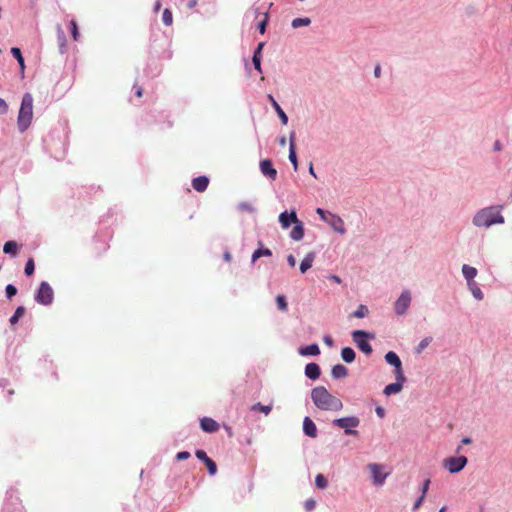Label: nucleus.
I'll return each instance as SVG.
<instances>
[{
    "instance_id": "obj_25",
    "label": "nucleus",
    "mask_w": 512,
    "mask_h": 512,
    "mask_svg": "<svg viewBox=\"0 0 512 512\" xmlns=\"http://www.w3.org/2000/svg\"><path fill=\"white\" fill-rule=\"evenodd\" d=\"M331 374L335 379L345 378L348 375V369L342 364H337L333 366Z\"/></svg>"
},
{
    "instance_id": "obj_46",
    "label": "nucleus",
    "mask_w": 512,
    "mask_h": 512,
    "mask_svg": "<svg viewBox=\"0 0 512 512\" xmlns=\"http://www.w3.org/2000/svg\"><path fill=\"white\" fill-rule=\"evenodd\" d=\"M252 61H253L255 69L258 72L261 73L262 72V69H261V56L253 55Z\"/></svg>"
},
{
    "instance_id": "obj_26",
    "label": "nucleus",
    "mask_w": 512,
    "mask_h": 512,
    "mask_svg": "<svg viewBox=\"0 0 512 512\" xmlns=\"http://www.w3.org/2000/svg\"><path fill=\"white\" fill-rule=\"evenodd\" d=\"M355 356V351L350 347H345L341 350V357L347 363L353 362L355 360Z\"/></svg>"
},
{
    "instance_id": "obj_2",
    "label": "nucleus",
    "mask_w": 512,
    "mask_h": 512,
    "mask_svg": "<svg viewBox=\"0 0 512 512\" xmlns=\"http://www.w3.org/2000/svg\"><path fill=\"white\" fill-rule=\"evenodd\" d=\"M501 206H490L481 209L473 218V224L477 227H490L494 224L504 223V217L500 213Z\"/></svg>"
},
{
    "instance_id": "obj_11",
    "label": "nucleus",
    "mask_w": 512,
    "mask_h": 512,
    "mask_svg": "<svg viewBox=\"0 0 512 512\" xmlns=\"http://www.w3.org/2000/svg\"><path fill=\"white\" fill-rule=\"evenodd\" d=\"M260 170L262 174L268 177L270 180H275L277 177V171L273 167L272 161L270 159H264L260 162Z\"/></svg>"
},
{
    "instance_id": "obj_3",
    "label": "nucleus",
    "mask_w": 512,
    "mask_h": 512,
    "mask_svg": "<svg viewBox=\"0 0 512 512\" xmlns=\"http://www.w3.org/2000/svg\"><path fill=\"white\" fill-rule=\"evenodd\" d=\"M33 118V98L29 93L24 94L18 113L17 124L20 132H24Z\"/></svg>"
},
{
    "instance_id": "obj_59",
    "label": "nucleus",
    "mask_w": 512,
    "mask_h": 512,
    "mask_svg": "<svg viewBox=\"0 0 512 512\" xmlns=\"http://www.w3.org/2000/svg\"><path fill=\"white\" fill-rule=\"evenodd\" d=\"M324 342L328 345V346H332L333 345V340L330 336H324Z\"/></svg>"
},
{
    "instance_id": "obj_60",
    "label": "nucleus",
    "mask_w": 512,
    "mask_h": 512,
    "mask_svg": "<svg viewBox=\"0 0 512 512\" xmlns=\"http://www.w3.org/2000/svg\"><path fill=\"white\" fill-rule=\"evenodd\" d=\"M374 75H375V77H377V78H379V77H380V75H381V68H380V66H379V65H377V66L375 67V69H374Z\"/></svg>"
},
{
    "instance_id": "obj_50",
    "label": "nucleus",
    "mask_w": 512,
    "mask_h": 512,
    "mask_svg": "<svg viewBox=\"0 0 512 512\" xmlns=\"http://www.w3.org/2000/svg\"><path fill=\"white\" fill-rule=\"evenodd\" d=\"M315 501L313 499H308L306 502H305V508L307 511H311L315 508Z\"/></svg>"
},
{
    "instance_id": "obj_54",
    "label": "nucleus",
    "mask_w": 512,
    "mask_h": 512,
    "mask_svg": "<svg viewBox=\"0 0 512 512\" xmlns=\"http://www.w3.org/2000/svg\"><path fill=\"white\" fill-rule=\"evenodd\" d=\"M7 111L6 102L0 98V113H5Z\"/></svg>"
},
{
    "instance_id": "obj_33",
    "label": "nucleus",
    "mask_w": 512,
    "mask_h": 512,
    "mask_svg": "<svg viewBox=\"0 0 512 512\" xmlns=\"http://www.w3.org/2000/svg\"><path fill=\"white\" fill-rule=\"evenodd\" d=\"M311 23L310 18H295L292 21V27L293 28H299L301 26H308Z\"/></svg>"
},
{
    "instance_id": "obj_61",
    "label": "nucleus",
    "mask_w": 512,
    "mask_h": 512,
    "mask_svg": "<svg viewBox=\"0 0 512 512\" xmlns=\"http://www.w3.org/2000/svg\"><path fill=\"white\" fill-rule=\"evenodd\" d=\"M197 5V0H190L187 4L188 8L192 9Z\"/></svg>"
},
{
    "instance_id": "obj_15",
    "label": "nucleus",
    "mask_w": 512,
    "mask_h": 512,
    "mask_svg": "<svg viewBox=\"0 0 512 512\" xmlns=\"http://www.w3.org/2000/svg\"><path fill=\"white\" fill-rule=\"evenodd\" d=\"M295 138H296V134H295V132H292L290 134L289 160L293 164L294 170L297 171L298 161H297V156H296V151H295Z\"/></svg>"
},
{
    "instance_id": "obj_34",
    "label": "nucleus",
    "mask_w": 512,
    "mask_h": 512,
    "mask_svg": "<svg viewBox=\"0 0 512 512\" xmlns=\"http://www.w3.org/2000/svg\"><path fill=\"white\" fill-rule=\"evenodd\" d=\"M368 315V308L365 305H360L352 314L356 318H364Z\"/></svg>"
},
{
    "instance_id": "obj_13",
    "label": "nucleus",
    "mask_w": 512,
    "mask_h": 512,
    "mask_svg": "<svg viewBox=\"0 0 512 512\" xmlns=\"http://www.w3.org/2000/svg\"><path fill=\"white\" fill-rule=\"evenodd\" d=\"M200 427L207 433H214L219 430V424L209 417H204L200 420Z\"/></svg>"
},
{
    "instance_id": "obj_38",
    "label": "nucleus",
    "mask_w": 512,
    "mask_h": 512,
    "mask_svg": "<svg viewBox=\"0 0 512 512\" xmlns=\"http://www.w3.org/2000/svg\"><path fill=\"white\" fill-rule=\"evenodd\" d=\"M204 464L206 465L210 475H215L217 473V465L210 457L206 462H204Z\"/></svg>"
},
{
    "instance_id": "obj_62",
    "label": "nucleus",
    "mask_w": 512,
    "mask_h": 512,
    "mask_svg": "<svg viewBox=\"0 0 512 512\" xmlns=\"http://www.w3.org/2000/svg\"><path fill=\"white\" fill-rule=\"evenodd\" d=\"M135 93H136V96H137V97H139V98H140V97H142V95H143V88H142V87H138V88L136 89V92H135Z\"/></svg>"
},
{
    "instance_id": "obj_4",
    "label": "nucleus",
    "mask_w": 512,
    "mask_h": 512,
    "mask_svg": "<svg viewBox=\"0 0 512 512\" xmlns=\"http://www.w3.org/2000/svg\"><path fill=\"white\" fill-rule=\"evenodd\" d=\"M359 423V418L355 416L338 418L333 420V424L339 428L344 429L346 435H357L358 432L356 430H352L351 428L357 427Z\"/></svg>"
},
{
    "instance_id": "obj_20",
    "label": "nucleus",
    "mask_w": 512,
    "mask_h": 512,
    "mask_svg": "<svg viewBox=\"0 0 512 512\" xmlns=\"http://www.w3.org/2000/svg\"><path fill=\"white\" fill-rule=\"evenodd\" d=\"M294 224H295V226L290 233V237L293 240L299 241L304 237L303 223L297 219V221L294 222Z\"/></svg>"
},
{
    "instance_id": "obj_16",
    "label": "nucleus",
    "mask_w": 512,
    "mask_h": 512,
    "mask_svg": "<svg viewBox=\"0 0 512 512\" xmlns=\"http://www.w3.org/2000/svg\"><path fill=\"white\" fill-rule=\"evenodd\" d=\"M303 430L309 437L315 438L317 436L316 425L309 417H305L303 420Z\"/></svg>"
},
{
    "instance_id": "obj_63",
    "label": "nucleus",
    "mask_w": 512,
    "mask_h": 512,
    "mask_svg": "<svg viewBox=\"0 0 512 512\" xmlns=\"http://www.w3.org/2000/svg\"><path fill=\"white\" fill-rule=\"evenodd\" d=\"M471 442H472V440L469 437H465L462 439V444H464V445L470 444Z\"/></svg>"
},
{
    "instance_id": "obj_55",
    "label": "nucleus",
    "mask_w": 512,
    "mask_h": 512,
    "mask_svg": "<svg viewBox=\"0 0 512 512\" xmlns=\"http://www.w3.org/2000/svg\"><path fill=\"white\" fill-rule=\"evenodd\" d=\"M16 492H17V491H16V489H14V488H10V489H8V490H7V492H6V496H7V498H8V499L13 498V497H14V495L16 494Z\"/></svg>"
},
{
    "instance_id": "obj_30",
    "label": "nucleus",
    "mask_w": 512,
    "mask_h": 512,
    "mask_svg": "<svg viewBox=\"0 0 512 512\" xmlns=\"http://www.w3.org/2000/svg\"><path fill=\"white\" fill-rule=\"evenodd\" d=\"M12 55L17 59L19 66L21 68V71L23 72L25 69V63L24 58L22 56L21 50L18 47L11 48Z\"/></svg>"
},
{
    "instance_id": "obj_23",
    "label": "nucleus",
    "mask_w": 512,
    "mask_h": 512,
    "mask_svg": "<svg viewBox=\"0 0 512 512\" xmlns=\"http://www.w3.org/2000/svg\"><path fill=\"white\" fill-rule=\"evenodd\" d=\"M299 354L302 356H308V355L317 356L320 354V349L317 344H311V345H308L305 347H301L299 349Z\"/></svg>"
},
{
    "instance_id": "obj_51",
    "label": "nucleus",
    "mask_w": 512,
    "mask_h": 512,
    "mask_svg": "<svg viewBox=\"0 0 512 512\" xmlns=\"http://www.w3.org/2000/svg\"><path fill=\"white\" fill-rule=\"evenodd\" d=\"M424 499H425V496H424V495H421V496L419 497V499L414 503L413 509H414V510L419 509V508H420V506L422 505V503H423Z\"/></svg>"
},
{
    "instance_id": "obj_6",
    "label": "nucleus",
    "mask_w": 512,
    "mask_h": 512,
    "mask_svg": "<svg viewBox=\"0 0 512 512\" xmlns=\"http://www.w3.org/2000/svg\"><path fill=\"white\" fill-rule=\"evenodd\" d=\"M369 334L363 330H355L352 333V338L357 347L366 355H370L372 353V346L367 341Z\"/></svg>"
},
{
    "instance_id": "obj_41",
    "label": "nucleus",
    "mask_w": 512,
    "mask_h": 512,
    "mask_svg": "<svg viewBox=\"0 0 512 512\" xmlns=\"http://www.w3.org/2000/svg\"><path fill=\"white\" fill-rule=\"evenodd\" d=\"M268 20H269V13L268 11H266L264 13V18L262 21L259 22L258 24V30L261 34H264L265 31H266V27H267V24H268Z\"/></svg>"
},
{
    "instance_id": "obj_43",
    "label": "nucleus",
    "mask_w": 512,
    "mask_h": 512,
    "mask_svg": "<svg viewBox=\"0 0 512 512\" xmlns=\"http://www.w3.org/2000/svg\"><path fill=\"white\" fill-rule=\"evenodd\" d=\"M58 42L60 45V50L63 53L65 50L66 37L64 32L60 28L58 29Z\"/></svg>"
},
{
    "instance_id": "obj_5",
    "label": "nucleus",
    "mask_w": 512,
    "mask_h": 512,
    "mask_svg": "<svg viewBox=\"0 0 512 512\" xmlns=\"http://www.w3.org/2000/svg\"><path fill=\"white\" fill-rule=\"evenodd\" d=\"M54 298V292L51 286L43 281L40 283L39 289L35 295V300L42 305H49Z\"/></svg>"
},
{
    "instance_id": "obj_56",
    "label": "nucleus",
    "mask_w": 512,
    "mask_h": 512,
    "mask_svg": "<svg viewBox=\"0 0 512 512\" xmlns=\"http://www.w3.org/2000/svg\"><path fill=\"white\" fill-rule=\"evenodd\" d=\"M429 484H430V480H426L423 484V489H422V495H426V492L429 488Z\"/></svg>"
},
{
    "instance_id": "obj_52",
    "label": "nucleus",
    "mask_w": 512,
    "mask_h": 512,
    "mask_svg": "<svg viewBox=\"0 0 512 512\" xmlns=\"http://www.w3.org/2000/svg\"><path fill=\"white\" fill-rule=\"evenodd\" d=\"M265 43L264 42H260L254 52V55H257V56H261V52H262V49L264 47Z\"/></svg>"
},
{
    "instance_id": "obj_12",
    "label": "nucleus",
    "mask_w": 512,
    "mask_h": 512,
    "mask_svg": "<svg viewBox=\"0 0 512 512\" xmlns=\"http://www.w3.org/2000/svg\"><path fill=\"white\" fill-rule=\"evenodd\" d=\"M327 223L331 226V228L334 231H336L342 235L346 233L344 221L342 220V218L340 216L329 213V219H328Z\"/></svg>"
},
{
    "instance_id": "obj_37",
    "label": "nucleus",
    "mask_w": 512,
    "mask_h": 512,
    "mask_svg": "<svg viewBox=\"0 0 512 512\" xmlns=\"http://www.w3.org/2000/svg\"><path fill=\"white\" fill-rule=\"evenodd\" d=\"M162 20H163V23L166 26L172 25V23H173V16H172V12L169 9H165L163 11Z\"/></svg>"
},
{
    "instance_id": "obj_31",
    "label": "nucleus",
    "mask_w": 512,
    "mask_h": 512,
    "mask_svg": "<svg viewBox=\"0 0 512 512\" xmlns=\"http://www.w3.org/2000/svg\"><path fill=\"white\" fill-rule=\"evenodd\" d=\"M24 313H25V308L23 306L17 307L13 316L9 320L10 324L15 325L19 321V319L24 315Z\"/></svg>"
},
{
    "instance_id": "obj_14",
    "label": "nucleus",
    "mask_w": 512,
    "mask_h": 512,
    "mask_svg": "<svg viewBox=\"0 0 512 512\" xmlns=\"http://www.w3.org/2000/svg\"><path fill=\"white\" fill-rule=\"evenodd\" d=\"M297 221V214L295 211L288 213L287 211L282 212L279 215V222L283 229H287L292 223Z\"/></svg>"
},
{
    "instance_id": "obj_48",
    "label": "nucleus",
    "mask_w": 512,
    "mask_h": 512,
    "mask_svg": "<svg viewBox=\"0 0 512 512\" xmlns=\"http://www.w3.org/2000/svg\"><path fill=\"white\" fill-rule=\"evenodd\" d=\"M196 457L201 460L202 462H206L209 458L204 450H197L195 452Z\"/></svg>"
},
{
    "instance_id": "obj_8",
    "label": "nucleus",
    "mask_w": 512,
    "mask_h": 512,
    "mask_svg": "<svg viewBox=\"0 0 512 512\" xmlns=\"http://www.w3.org/2000/svg\"><path fill=\"white\" fill-rule=\"evenodd\" d=\"M411 303V294L408 290H404L394 303L395 313L403 315L408 310Z\"/></svg>"
},
{
    "instance_id": "obj_24",
    "label": "nucleus",
    "mask_w": 512,
    "mask_h": 512,
    "mask_svg": "<svg viewBox=\"0 0 512 512\" xmlns=\"http://www.w3.org/2000/svg\"><path fill=\"white\" fill-rule=\"evenodd\" d=\"M462 273L465 279L467 280V283L474 282V278L477 275V269L467 264H464L462 266Z\"/></svg>"
},
{
    "instance_id": "obj_39",
    "label": "nucleus",
    "mask_w": 512,
    "mask_h": 512,
    "mask_svg": "<svg viewBox=\"0 0 512 512\" xmlns=\"http://www.w3.org/2000/svg\"><path fill=\"white\" fill-rule=\"evenodd\" d=\"M35 263L33 258H29L26 262L24 272L27 276H31L34 273Z\"/></svg>"
},
{
    "instance_id": "obj_35",
    "label": "nucleus",
    "mask_w": 512,
    "mask_h": 512,
    "mask_svg": "<svg viewBox=\"0 0 512 512\" xmlns=\"http://www.w3.org/2000/svg\"><path fill=\"white\" fill-rule=\"evenodd\" d=\"M276 303H277L278 308L281 311H283V312L287 311L288 304H287V301H286V298L284 295H278L276 297Z\"/></svg>"
},
{
    "instance_id": "obj_7",
    "label": "nucleus",
    "mask_w": 512,
    "mask_h": 512,
    "mask_svg": "<svg viewBox=\"0 0 512 512\" xmlns=\"http://www.w3.org/2000/svg\"><path fill=\"white\" fill-rule=\"evenodd\" d=\"M385 360L388 364L395 367L394 373H395L396 379L406 380L404 373H403L401 360L395 352L389 351L385 355Z\"/></svg>"
},
{
    "instance_id": "obj_29",
    "label": "nucleus",
    "mask_w": 512,
    "mask_h": 512,
    "mask_svg": "<svg viewBox=\"0 0 512 512\" xmlns=\"http://www.w3.org/2000/svg\"><path fill=\"white\" fill-rule=\"evenodd\" d=\"M271 255H272V252L270 249L258 248L253 252L251 261H252V263H254L258 258H260L262 256H271Z\"/></svg>"
},
{
    "instance_id": "obj_18",
    "label": "nucleus",
    "mask_w": 512,
    "mask_h": 512,
    "mask_svg": "<svg viewBox=\"0 0 512 512\" xmlns=\"http://www.w3.org/2000/svg\"><path fill=\"white\" fill-rule=\"evenodd\" d=\"M321 370L318 364L316 363H309L305 367V375L312 379L316 380L320 377Z\"/></svg>"
},
{
    "instance_id": "obj_42",
    "label": "nucleus",
    "mask_w": 512,
    "mask_h": 512,
    "mask_svg": "<svg viewBox=\"0 0 512 512\" xmlns=\"http://www.w3.org/2000/svg\"><path fill=\"white\" fill-rule=\"evenodd\" d=\"M70 26H71V33H72V37L75 41H78L79 38H80V34H79V31H78V26H77V23L75 20H72L70 22Z\"/></svg>"
},
{
    "instance_id": "obj_36",
    "label": "nucleus",
    "mask_w": 512,
    "mask_h": 512,
    "mask_svg": "<svg viewBox=\"0 0 512 512\" xmlns=\"http://www.w3.org/2000/svg\"><path fill=\"white\" fill-rule=\"evenodd\" d=\"M315 484L318 488L324 489L328 485V481L323 474H318L315 478Z\"/></svg>"
},
{
    "instance_id": "obj_9",
    "label": "nucleus",
    "mask_w": 512,
    "mask_h": 512,
    "mask_svg": "<svg viewBox=\"0 0 512 512\" xmlns=\"http://www.w3.org/2000/svg\"><path fill=\"white\" fill-rule=\"evenodd\" d=\"M467 464V458L465 456L450 457L444 461L445 468L450 473H457L461 471Z\"/></svg>"
},
{
    "instance_id": "obj_19",
    "label": "nucleus",
    "mask_w": 512,
    "mask_h": 512,
    "mask_svg": "<svg viewBox=\"0 0 512 512\" xmlns=\"http://www.w3.org/2000/svg\"><path fill=\"white\" fill-rule=\"evenodd\" d=\"M404 382H405V380L396 379L395 383L388 384L384 388V391H383L384 394L387 395V396H390L392 394L399 393L402 390V388H403V383Z\"/></svg>"
},
{
    "instance_id": "obj_64",
    "label": "nucleus",
    "mask_w": 512,
    "mask_h": 512,
    "mask_svg": "<svg viewBox=\"0 0 512 512\" xmlns=\"http://www.w3.org/2000/svg\"><path fill=\"white\" fill-rule=\"evenodd\" d=\"M494 149H495L496 151H500V150H501V144H500V142H499V141H496V142L494 143Z\"/></svg>"
},
{
    "instance_id": "obj_1",
    "label": "nucleus",
    "mask_w": 512,
    "mask_h": 512,
    "mask_svg": "<svg viewBox=\"0 0 512 512\" xmlns=\"http://www.w3.org/2000/svg\"><path fill=\"white\" fill-rule=\"evenodd\" d=\"M311 398L315 406L321 410L339 411L343 408L342 401L330 394L323 386L314 388L311 392Z\"/></svg>"
},
{
    "instance_id": "obj_45",
    "label": "nucleus",
    "mask_w": 512,
    "mask_h": 512,
    "mask_svg": "<svg viewBox=\"0 0 512 512\" xmlns=\"http://www.w3.org/2000/svg\"><path fill=\"white\" fill-rule=\"evenodd\" d=\"M238 209L241 210V211H247V212H252L254 210L252 204L249 203V202H241V203H239Z\"/></svg>"
},
{
    "instance_id": "obj_17",
    "label": "nucleus",
    "mask_w": 512,
    "mask_h": 512,
    "mask_svg": "<svg viewBox=\"0 0 512 512\" xmlns=\"http://www.w3.org/2000/svg\"><path fill=\"white\" fill-rule=\"evenodd\" d=\"M209 184V179L206 176H199L192 180V187L197 192H204Z\"/></svg>"
},
{
    "instance_id": "obj_58",
    "label": "nucleus",
    "mask_w": 512,
    "mask_h": 512,
    "mask_svg": "<svg viewBox=\"0 0 512 512\" xmlns=\"http://www.w3.org/2000/svg\"><path fill=\"white\" fill-rule=\"evenodd\" d=\"M223 258L226 262H230L232 260V255L230 252L226 251L224 254H223Z\"/></svg>"
},
{
    "instance_id": "obj_44",
    "label": "nucleus",
    "mask_w": 512,
    "mask_h": 512,
    "mask_svg": "<svg viewBox=\"0 0 512 512\" xmlns=\"http://www.w3.org/2000/svg\"><path fill=\"white\" fill-rule=\"evenodd\" d=\"M5 292H6L7 298L11 299L13 296H15L17 294V288L12 284H8L5 288Z\"/></svg>"
},
{
    "instance_id": "obj_57",
    "label": "nucleus",
    "mask_w": 512,
    "mask_h": 512,
    "mask_svg": "<svg viewBox=\"0 0 512 512\" xmlns=\"http://www.w3.org/2000/svg\"><path fill=\"white\" fill-rule=\"evenodd\" d=\"M376 413H377V415H378L379 417L383 418V417H384V415H385V410H384V408H382V407H377V408H376Z\"/></svg>"
},
{
    "instance_id": "obj_47",
    "label": "nucleus",
    "mask_w": 512,
    "mask_h": 512,
    "mask_svg": "<svg viewBox=\"0 0 512 512\" xmlns=\"http://www.w3.org/2000/svg\"><path fill=\"white\" fill-rule=\"evenodd\" d=\"M316 213L320 216V218H321L323 221H325V222H327V221H328V219H329V213H327L324 209H322V208H317V209H316Z\"/></svg>"
},
{
    "instance_id": "obj_21",
    "label": "nucleus",
    "mask_w": 512,
    "mask_h": 512,
    "mask_svg": "<svg viewBox=\"0 0 512 512\" xmlns=\"http://www.w3.org/2000/svg\"><path fill=\"white\" fill-rule=\"evenodd\" d=\"M268 98H269L273 108L277 112L282 124L286 125L288 123V117H287L286 113L283 111V109L280 107V105L277 103V101L274 99V97L272 95H269Z\"/></svg>"
},
{
    "instance_id": "obj_40",
    "label": "nucleus",
    "mask_w": 512,
    "mask_h": 512,
    "mask_svg": "<svg viewBox=\"0 0 512 512\" xmlns=\"http://www.w3.org/2000/svg\"><path fill=\"white\" fill-rule=\"evenodd\" d=\"M432 338L426 337L420 341L418 346L416 347V353L420 354L428 345L431 343Z\"/></svg>"
},
{
    "instance_id": "obj_27",
    "label": "nucleus",
    "mask_w": 512,
    "mask_h": 512,
    "mask_svg": "<svg viewBox=\"0 0 512 512\" xmlns=\"http://www.w3.org/2000/svg\"><path fill=\"white\" fill-rule=\"evenodd\" d=\"M3 251L15 256L18 252V244L15 241H7L3 246Z\"/></svg>"
},
{
    "instance_id": "obj_53",
    "label": "nucleus",
    "mask_w": 512,
    "mask_h": 512,
    "mask_svg": "<svg viewBox=\"0 0 512 512\" xmlns=\"http://www.w3.org/2000/svg\"><path fill=\"white\" fill-rule=\"evenodd\" d=\"M287 261L291 267H294L296 265V259L292 254L287 256Z\"/></svg>"
},
{
    "instance_id": "obj_28",
    "label": "nucleus",
    "mask_w": 512,
    "mask_h": 512,
    "mask_svg": "<svg viewBox=\"0 0 512 512\" xmlns=\"http://www.w3.org/2000/svg\"><path fill=\"white\" fill-rule=\"evenodd\" d=\"M468 287H469V290L471 291L472 295L477 300H482L483 299V297H484L483 292L478 287V285H477V283L475 281L468 283Z\"/></svg>"
},
{
    "instance_id": "obj_10",
    "label": "nucleus",
    "mask_w": 512,
    "mask_h": 512,
    "mask_svg": "<svg viewBox=\"0 0 512 512\" xmlns=\"http://www.w3.org/2000/svg\"><path fill=\"white\" fill-rule=\"evenodd\" d=\"M368 469L370 470L373 482L376 485H382L389 474L388 472H384L383 465L377 463L368 464Z\"/></svg>"
},
{
    "instance_id": "obj_32",
    "label": "nucleus",
    "mask_w": 512,
    "mask_h": 512,
    "mask_svg": "<svg viewBox=\"0 0 512 512\" xmlns=\"http://www.w3.org/2000/svg\"><path fill=\"white\" fill-rule=\"evenodd\" d=\"M251 410L260 411V412L264 413L265 415H268L272 410V406L271 405H262L261 403H256L252 406Z\"/></svg>"
},
{
    "instance_id": "obj_22",
    "label": "nucleus",
    "mask_w": 512,
    "mask_h": 512,
    "mask_svg": "<svg viewBox=\"0 0 512 512\" xmlns=\"http://www.w3.org/2000/svg\"><path fill=\"white\" fill-rule=\"evenodd\" d=\"M315 259V253L309 252L304 259L300 263V271L301 273H306L312 267L313 261Z\"/></svg>"
},
{
    "instance_id": "obj_49",
    "label": "nucleus",
    "mask_w": 512,
    "mask_h": 512,
    "mask_svg": "<svg viewBox=\"0 0 512 512\" xmlns=\"http://www.w3.org/2000/svg\"><path fill=\"white\" fill-rule=\"evenodd\" d=\"M190 457V453L188 451L178 452L176 455V459L179 461L186 460Z\"/></svg>"
}]
</instances>
